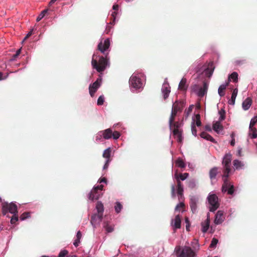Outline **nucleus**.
Returning a JSON list of instances; mask_svg holds the SVG:
<instances>
[{
  "mask_svg": "<svg viewBox=\"0 0 257 257\" xmlns=\"http://www.w3.org/2000/svg\"><path fill=\"white\" fill-rule=\"evenodd\" d=\"M208 88V84L204 81L202 87H200L197 84H194L191 86V90L197 96L202 97L207 94Z\"/></svg>",
  "mask_w": 257,
  "mask_h": 257,
  "instance_id": "423d86ee",
  "label": "nucleus"
},
{
  "mask_svg": "<svg viewBox=\"0 0 257 257\" xmlns=\"http://www.w3.org/2000/svg\"><path fill=\"white\" fill-rule=\"evenodd\" d=\"M214 66L213 62H210L208 65H201L202 74L204 73L206 77L210 78L214 70Z\"/></svg>",
  "mask_w": 257,
  "mask_h": 257,
  "instance_id": "9d476101",
  "label": "nucleus"
},
{
  "mask_svg": "<svg viewBox=\"0 0 257 257\" xmlns=\"http://www.w3.org/2000/svg\"><path fill=\"white\" fill-rule=\"evenodd\" d=\"M231 168H223V175H222V178L223 183H226L228 182V178L229 176V174L231 173Z\"/></svg>",
  "mask_w": 257,
  "mask_h": 257,
  "instance_id": "412c9836",
  "label": "nucleus"
},
{
  "mask_svg": "<svg viewBox=\"0 0 257 257\" xmlns=\"http://www.w3.org/2000/svg\"><path fill=\"white\" fill-rule=\"evenodd\" d=\"M191 132L192 135L194 137H197V130L195 128V118L194 117L192 118V121L191 123Z\"/></svg>",
  "mask_w": 257,
  "mask_h": 257,
  "instance_id": "ea45409f",
  "label": "nucleus"
},
{
  "mask_svg": "<svg viewBox=\"0 0 257 257\" xmlns=\"http://www.w3.org/2000/svg\"><path fill=\"white\" fill-rule=\"evenodd\" d=\"M257 122V116H253L250 121V124L249 126L252 127L253 125H254Z\"/></svg>",
  "mask_w": 257,
  "mask_h": 257,
  "instance_id": "5fc2aeb1",
  "label": "nucleus"
},
{
  "mask_svg": "<svg viewBox=\"0 0 257 257\" xmlns=\"http://www.w3.org/2000/svg\"><path fill=\"white\" fill-rule=\"evenodd\" d=\"M172 132L174 136H176L177 138V142L179 143H182L183 140V137L182 135V131H178L177 130L170 131Z\"/></svg>",
  "mask_w": 257,
  "mask_h": 257,
  "instance_id": "bb28decb",
  "label": "nucleus"
},
{
  "mask_svg": "<svg viewBox=\"0 0 257 257\" xmlns=\"http://www.w3.org/2000/svg\"><path fill=\"white\" fill-rule=\"evenodd\" d=\"M98 182L99 183H104L106 184H107L108 181L107 179L105 177L100 178L98 181Z\"/></svg>",
  "mask_w": 257,
  "mask_h": 257,
  "instance_id": "e2e57ef3",
  "label": "nucleus"
},
{
  "mask_svg": "<svg viewBox=\"0 0 257 257\" xmlns=\"http://www.w3.org/2000/svg\"><path fill=\"white\" fill-rule=\"evenodd\" d=\"M102 219V215L94 213L91 215L90 223L94 230L98 225H99Z\"/></svg>",
  "mask_w": 257,
  "mask_h": 257,
  "instance_id": "f8f14e48",
  "label": "nucleus"
},
{
  "mask_svg": "<svg viewBox=\"0 0 257 257\" xmlns=\"http://www.w3.org/2000/svg\"><path fill=\"white\" fill-rule=\"evenodd\" d=\"M238 93V89L237 88H234L231 93L230 99L228 100V103L230 105H234L235 104V99L237 96Z\"/></svg>",
  "mask_w": 257,
  "mask_h": 257,
  "instance_id": "a878e982",
  "label": "nucleus"
},
{
  "mask_svg": "<svg viewBox=\"0 0 257 257\" xmlns=\"http://www.w3.org/2000/svg\"><path fill=\"white\" fill-rule=\"evenodd\" d=\"M111 149L110 147H108L105 149L103 152L102 156L103 157L106 158V159H110V157L111 156Z\"/></svg>",
  "mask_w": 257,
  "mask_h": 257,
  "instance_id": "f704fd0d",
  "label": "nucleus"
},
{
  "mask_svg": "<svg viewBox=\"0 0 257 257\" xmlns=\"http://www.w3.org/2000/svg\"><path fill=\"white\" fill-rule=\"evenodd\" d=\"M201 230L203 233H206L207 230L209 229V224H208V223H201Z\"/></svg>",
  "mask_w": 257,
  "mask_h": 257,
  "instance_id": "c03bdc74",
  "label": "nucleus"
},
{
  "mask_svg": "<svg viewBox=\"0 0 257 257\" xmlns=\"http://www.w3.org/2000/svg\"><path fill=\"white\" fill-rule=\"evenodd\" d=\"M161 92L164 99L168 98L171 92V87L167 81V78H166L164 80L161 88Z\"/></svg>",
  "mask_w": 257,
  "mask_h": 257,
  "instance_id": "ddd939ff",
  "label": "nucleus"
},
{
  "mask_svg": "<svg viewBox=\"0 0 257 257\" xmlns=\"http://www.w3.org/2000/svg\"><path fill=\"white\" fill-rule=\"evenodd\" d=\"M183 124L181 122H180L179 121H176L174 123L173 126L174 127V129L173 130H177L178 131H181L182 130H180V127L182 126Z\"/></svg>",
  "mask_w": 257,
  "mask_h": 257,
  "instance_id": "49530a36",
  "label": "nucleus"
},
{
  "mask_svg": "<svg viewBox=\"0 0 257 257\" xmlns=\"http://www.w3.org/2000/svg\"><path fill=\"white\" fill-rule=\"evenodd\" d=\"M9 205V203L7 201H4V204L2 205V214L4 216H7V217H10L9 215H7V214L9 212V210L7 208V205Z\"/></svg>",
  "mask_w": 257,
  "mask_h": 257,
  "instance_id": "72a5a7b5",
  "label": "nucleus"
},
{
  "mask_svg": "<svg viewBox=\"0 0 257 257\" xmlns=\"http://www.w3.org/2000/svg\"><path fill=\"white\" fill-rule=\"evenodd\" d=\"M30 217V213L29 212H25L22 214L20 218L21 221H24L26 219L29 218Z\"/></svg>",
  "mask_w": 257,
  "mask_h": 257,
  "instance_id": "79ce46f5",
  "label": "nucleus"
},
{
  "mask_svg": "<svg viewBox=\"0 0 257 257\" xmlns=\"http://www.w3.org/2000/svg\"><path fill=\"white\" fill-rule=\"evenodd\" d=\"M95 208L97 210L98 214L102 215V214L104 212V206L101 201H97Z\"/></svg>",
  "mask_w": 257,
  "mask_h": 257,
  "instance_id": "c85d7f7f",
  "label": "nucleus"
},
{
  "mask_svg": "<svg viewBox=\"0 0 257 257\" xmlns=\"http://www.w3.org/2000/svg\"><path fill=\"white\" fill-rule=\"evenodd\" d=\"M104 102V96L103 95H101L97 99V104L98 105H102L103 104Z\"/></svg>",
  "mask_w": 257,
  "mask_h": 257,
  "instance_id": "3c124183",
  "label": "nucleus"
},
{
  "mask_svg": "<svg viewBox=\"0 0 257 257\" xmlns=\"http://www.w3.org/2000/svg\"><path fill=\"white\" fill-rule=\"evenodd\" d=\"M248 136L251 139H255L257 138V130L255 127L249 126Z\"/></svg>",
  "mask_w": 257,
  "mask_h": 257,
  "instance_id": "7c9ffc66",
  "label": "nucleus"
},
{
  "mask_svg": "<svg viewBox=\"0 0 257 257\" xmlns=\"http://www.w3.org/2000/svg\"><path fill=\"white\" fill-rule=\"evenodd\" d=\"M204 128H205V130L207 131H208V132L212 131V128H211V126L209 124L205 125Z\"/></svg>",
  "mask_w": 257,
  "mask_h": 257,
  "instance_id": "774afa93",
  "label": "nucleus"
},
{
  "mask_svg": "<svg viewBox=\"0 0 257 257\" xmlns=\"http://www.w3.org/2000/svg\"><path fill=\"white\" fill-rule=\"evenodd\" d=\"M229 83L230 80H227L219 86L218 88V94L220 97H222L225 95L223 90L226 89V87L229 85Z\"/></svg>",
  "mask_w": 257,
  "mask_h": 257,
  "instance_id": "aec40b11",
  "label": "nucleus"
},
{
  "mask_svg": "<svg viewBox=\"0 0 257 257\" xmlns=\"http://www.w3.org/2000/svg\"><path fill=\"white\" fill-rule=\"evenodd\" d=\"M197 182L195 179H191L188 182V186L191 189L195 188L197 185Z\"/></svg>",
  "mask_w": 257,
  "mask_h": 257,
  "instance_id": "4c0bfd02",
  "label": "nucleus"
},
{
  "mask_svg": "<svg viewBox=\"0 0 257 257\" xmlns=\"http://www.w3.org/2000/svg\"><path fill=\"white\" fill-rule=\"evenodd\" d=\"M103 74H99L98 77L92 83L90 84L89 86V92L91 97H93L95 93L100 87L102 84Z\"/></svg>",
  "mask_w": 257,
  "mask_h": 257,
  "instance_id": "6e6552de",
  "label": "nucleus"
},
{
  "mask_svg": "<svg viewBox=\"0 0 257 257\" xmlns=\"http://www.w3.org/2000/svg\"><path fill=\"white\" fill-rule=\"evenodd\" d=\"M80 242V239H76L74 242H73V245L75 246V247H77L79 243Z\"/></svg>",
  "mask_w": 257,
  "mask_h": 257,
  "instance_id": "338daca9",
  "label": "nucleus"
},
{
  "mask_svg": "<svg viewBox=\"0 0 257 257\" xmlns=\"http://www.w3.org/2000/svg\"><path fill=\"white\" fill-rule=\"evenodd\" d=\"M110 162V159H106V160H105V164H104V165L103 166V170H105V169L108 168V167L109 166V163Z\"/></svg>",
  "mask_w": 257,
  "mask_h": 257,
  "instance_id": "680f3d73",
  "label": "nucleus"
},
{
  "mask_svg": "<svg viewBox=\"0 0 257 257\" xmlns=\"http://www.w3.org/2000/svg\"><path fill=\"white\" fill-rule=\"evenodd\" d=\"M122 207H123L122 205L120 202H119V201L115 202V205H114V210H115V212L117 214L120 212V211H121V210L122 209Z\"/></svg>",
  "mask_w": 257,
  "mask_h": 257,
  "instance_id": "c9c22d12",
  "label": "nucleus"
},
{
  "mask_svg": "<svg viewBox=\"0 0 257 257\" xmlns=\"http://www.w3.org/2000/svg\"><path fill=\"white\" fill-rule=\"evenodd\" d=\"M187 79L185 78H182L179 82L178 85V89L183 91H186L188 88V85L186 84Z\"/></svg>",
  "mask_w": 257,
  "mask_h": 257,
  "instance_id": "393cba45",
  "label": "nucleus"
},
{
  "mask_svg": "<svg viewBox=\"0 0 257 257\" xmlns=\"http://www.w3.org/2000/svg\"><path fill=\"white\" fill-rule=\"evenodd\" d=\"M224 212L222 210H218L216 212L215 217L214 223L215 225H219L221 224L225 219V218L223 217Z\"/></svg>",
  "mask_w": 257,
  "mask_h": 257,
  "instance_id": "dca6fc26",
  "label": "nucleus"
},
{
  "mask_svg": "<svg viewBox=\"0 0 257 257\" xmlns=\"http://www.w3.org/2000/svg\"><path fill=\"white\" fill-rule=\"evenodd\" d=\"M185 223H186V229L187 231H189V227H190V222H189V220L188 218H187L185 219Z\"/></svg>",
  "mask_w": 257,
  "mask_h": 257,
  "instance_id": "69168bd1",
  "label": "nucleus"
},
{
  "mask_svg": "<svg viewBox=\"0 0 257 257\" xmlns=\"http://www.w3.org/2000/svg\"><path fill=\"white\" fill-rule=\"evenodd\" d=\"M193 106L194 105L191 104L189 105L186 110H185V112L186 113L187 115H188L192 112Z\"/></svg>",
  "mask_w": 257,
  "mask_h": 257,
  "instance_id": "13d9d810",
  "label": "nucleus"
},
{
  "mask_svg": "<svg viewBox=\"0 0 257 257\" xmlns=\"http://www.w3.org/2000/svg\"><path fill=\"white\" fill-rule=\"evenodd\" d=\"M187 72L190 74H197V78H199L202 74L201 64L199 62H195L188 68Z\"/></svg>",
  "mask_w": 257,
  "mask_h": 257,
  "instance_id": "1a4fd4ad",
  "label": "nucleus"
},
{
  "mask_svg": "<svg viewBox=\"0 0 257 257\" xmlns=\"http://www.w3.org/2000/svg\"><path fill=\"white\" fill-rule=\"evenodd\" d=\"M199 198L197 196L190 195L189 205L193 213H196L197 212V203Z\"/></svg>",
  "mask_w": 257,
  "mask_h": 257,
  "instance_id": "4468645a",
  "label": "nucleus"
},
{
  "mask_svg": "<svg viewBox=\"0 0 257 257\" xmlns=\"http://www.w3.org/2000/svg\"><path fill=\"white\" fill-rule=\"evenodd\" d=\"M182 103L180 101L176 100L173 103L170 116L169 120V126L170 131H172V126L174 120V116L176 115L178 111H181L182 109Z\"/></svg>",
  "mask_w": 257,
  "mask_h": 257,
  "instance_id": "0eeeda50",
  "label": "nucleus"
},
{
  "mask_svg": "<svg viewBox=\"0 0 257 257\" xmlns=\"http://www.w3.org/2000/svg\"><path fill=\"white\" fill-rule=\"evenodd\" d=\"M103 135L101 131H99L97 133L95 137V142L96 143H99L102 141L103 139Z\"/></svg>",
  "mask_w": 257,
  "mask_h": 257,
  "instance_id": "37998d69",
  "label": "nucleus"
},
{
  "mask_svg": "<svg viewBox=\"0 0 257 257\" xmlns=\"http://www.w3.org/2000/svg\"><path fill=\"white\" fill-rule=\"evenodd\" d=\"M184 206V203L183 202H180L179 203L177 204V205L176 206L175 210L177 211L179 210V208L180 207H183Z\"/></svg>",
  "mask_w": 257,
  "mask_h": 257,
  "instance_id": "0e129e2a",
  "label": "nucleus"
},
{
  "mask_svg": "<svg viewBox=\"0 0 257 257\" xmlns=\"http://www.w3.org/2000/svg\"><path fill=\"white\" fill-rule=\"evenodd\" d=\"M221 191L222 193L227 192L229 195H233L235 192L234 186L233 184L229 182L226 183H223Z\"/></svg>",
  "mask_w": 257,
  "mask_h": 257,
  "instance_id": "9b49d317",
  "label": "nucleus"
},
{
  "mask_svg": "<svg viewBox=\"0 0 257 257\" xmlns=\"http://www.w3.org/2000/svg\"><path fill=\"white\" fill-rule=\"evenodd\" d=\"M145 77L143 73L135 72L129 79L130 89L132 92H140L143 88L142 79Z\"/></svg>",
  "mask_w": 257,
  "mask_h": 257,
  "instance_id": "f03ea898",
  "label": "nucleus"
},
{
  "mask_svg": "<svg viewBox=\"0 0 257 257\" xmlns=\"http://www.w3.org/2000/svg\"><path fill=\"white\" fill-rule=\"evenodd\" d=\"M207 200L209 204V210L214 212L219 207L218 197L216 194L211 192L208 195Z\"/></svg>",
  "mask_w": 257,
  "mask_h": 257,
  "instance_id": "39448f33",
  "label": "nucleus"
},
{
  "mask_svg": "<svg viewBox=\"0 0 257 257\" xmlns=\"http://www.w3.org/2000/svg\"><path fill=\"white\" fill-rule=\"evenodd\" d=\"M200 136L201 138L209 141L212 143H215L216 142L215 140L211 135L204 132H202Z\"/></svg>",
  "mask_w": 257,
  "mask_h": 257,
  "instance_id": "cd10ccee",
  "label": "nucleus"
},
{
  "mask_svg": "<svg viewBox=\"0 0 257 257\" xmlns=\"http://www.w3.org/2000/svg\"><path fill=\"white\" fill-rule=\"evenodd\" d=\"M103 227L105 228L107 233H110L113 231V227L112 226L108 225L107 222H104L103 223Z\"/></svg>",
  "mask_w": 257,
  "mask_h": 257,
  "instance_id": "58836bf2",
  "label": "nucleus"
},
{
  "mask_svg": "<svg viewBox=\"0 0 257 257\" xmlns=\"http://www.w3.org/2000/svg\"><path fill=\"white\" fill-rule=\"evenodd\" d=\"M234 136H235V134L233 132H232L230 135V137H231V139L230 141V144L232 146H234L235 145Z\"/></svg>",
  "mask_w": 257,
  "mask_h": 257,
  "instance_id": "4d7b16f0",
  "label": "nucleus"
},
{
  "mask_svg": "<svg viewBox=\"0 0 257 257\" xmlns=\"http://www.w3.org/2000/svg\"><path fill=\"white\" fill-rule=\"evenodd\" d=\"M13 216L11 218L10 222L12 224H15V222L18 221L19 220L18 214H13Z\"/></svg>",
  "mask_w": 257,
  "mask_h": 257,
  "instance_id": "603ef678",
  "label": "nucleus"
},
{
  "mask_svg": "<svg viewBox=\"0 0 257 257\" xmlns=\"http://www.w3.org/2000/svg\"><path fill=\"white\" fill-rule=\"evenodd\" d=\"M48 11V9H45L43 11H42L41 13L39 15V16L37 17L36 19V21L39 22L41 21L45 16V14L47 13Z\"/></svg>",
  "mask_w": 257,
  "mask_h": 257,
  "instance_id": "a19ab883",
  "label": "nucleus"
},
{
  "mask_svg": "<svg viewBox=\"0 0 257 257\" xmlns=\"http://www.w3.org/2000/svg\"><path fill=\"white\" fill-rule=\"evenodd\" d=\"M103 135V139L104 140H109L111 138L112 135V130L111 128H108L103 131H101Z\"/></svg>",
  "mask_w": 257,
  "mask_h": 257,
  "instance_id": "b1692460",
  "label": "nucleus"
},
{
  "mask_svg": "<svg viewBox=\"0 0 257 257\" xmlns=\"http://www.w3.org/2000/svg\"><path fill=\"white\" fill-rule=\"evenodd\" d=\"M221 121L218 120L213 123L212 130L217 134H219L223 130V126L221 124Z\"/></svg>",
  "mask_w": 257,
  "mask_h": 257,
  "instance_id": "6ab92c4d",
  "label": "nucleus"
},
{
  "mask_svg": "<svg viewBox=\"0 0 257 257\" xmlns=\"http://www.w3.org/2000/svg\"><path fill=\"white\" fill-rule=\"evenodd\" d=\"M68 254V251L67 250L65 249H62L59 253L58 256V257H68V256H66Z\"/></svg>",
  "mask_w": 257,
  "mask_h": 257,
  "instance_id": "09e8293b",
  "label": "nucleus"
},
{
  "mask_svg": "<svg viewBox=\"0 0 257 257\" xmlns=\"http://www.w3.org/2000/svg\"><path fill=\"white\" fill-rule=\"evenodd\" d=\"M231 158L232 155L230 153L224 155L222 161L223 168H231Z\"/></svg>",
  "mask_w": 257,
  "mask_h": 257,
  "instance_id": "2eb2a0df",
  "label": "nucleus"
},
{
  "mask_svg": "<svg viewBox=\"0 0 257 257\" xmlns=\"http://www.w3.org/2000/svg\"><path fill=\"white\" fill-rule=\"evenodd\" d=\"M233 165L235 170H239L244 169V163L238 159H235L233 161Z\"/></svg>",
  "mask_w": 257,
  "mask_h": 257,
  "instance_id": "5701e85b",
  "label": "nucleus"
},
{
  "mask_svg": "<svg viewBox=\"0 0 257 257\" xmlns=\"http://www.w3.org/2000/svg\"><path fill=\"white\" fill-rule=\"evenodd\" d=\"M218 242V240L217 238L213 237L211 240V243L210 244L209 247L210 248H215L216 247V245H217Z\"/></svg>",
  "mask_w": 257,
  "mask_h": 257,
  "instance_id": "a18cd8bd",
  "label": "nucleus"
},
{
  "mask_svg": "<svg viewBox=\"0 0 257 257\" xmlns=\"http://www.w3.org/2000/svg\"><path fill=\"white\" fill-rule=\"evenodd\" d=\"M225 110L224 109V108H221L220 110L218 111V114H219V117L218 118V120L220 121H223L225 119Z\"/></svg>",
  "mask_w": 257,
  "mask_h": 257,
  "instance_id": "e433bc0d",
  "label": "nucleus"
},
{
  "mask_svg": "<svg viewBox=\"0 0 257 257\" xmlns=\"http://www.w3.org/2000/svg\"><path fill=\"white\" fill-rule=\"evenodd\" d=\"M110 46V39L106 38L103 43L101 41L97 45V48L101 53L105 55L103 56H97L93 54L92 56L91 66L93 69H95L99 74H103V72L110 67V57L109 53L105 52L109 49Z\"/></svg>",
  "mask_w": 257,
  "mask_h": 257,
  "instance_id": "f257e3e1",
  "label": "nucleus"
},
{
  "mask_svg": "<svg viewBox=\"0 0 257 257\" xmlns=\"http://www.w3.org/2000/svg\"><path fill=\"white\" fill-rule=\"evenodd\" d=\"M252 101L251 98L248 97L242 103V107L244 110H247L251 105Z\"/></svg>",
  "mask_w": 257,
  "mask_h": 257,
  "instance_id": "4be33fe9",
  "label": "nucleus"
},
{
  "mask_svg": "<svg viewBox=\"0 0 257 257\" xmlns=\"http://www.w3.org/2000/svg\"><path fill=\"white\" fill-rule=\"evenodd\" d=\"M104 186L102 184L95 185L88 194L87 197L89 200L93 202L98 200L102 195Z\"/></svg>",
  "mask_w": 257,
  "mask_h": 257,
  "instance_id": "20e7f679",
  "label": "nucleus"
},
{
  "mask_svg": "<svg viewBox=\"0 0 257 257\" xmlns=\"http://www.w3.org/2000/svg\"><path fill=\"white\" fill-rule=\"evenodd\" d=\"M171 224L173 227L174 230L181 228V221L179 215H176L175 218L174 219H172Z\"/></svg>",
  "mask_w": 257,
  "mask_h": 257,
  "instance_id": "f3484780",
  "label": "nucleus"
},
{
  "mask_svg": "<svg viewBox=\"0 0 257 257\" xmlns=\"http://www.w3.org/2000/svg\"><path fill=\"white\" fill-rule=\"evenodd\" d=\"M9 212L12 214H18V208L16 202H11L7 205Z\"/></svg>",
  "mask_w": 257,
  "mask_h": 257,
  "instance_id": "a211bd4d",
  "label": "nucleus"
},
{
  "mask_svg": "<svg viewBox=\"0 0 257 257\" xmlns=\"http://www.w3.org/2000/svg\"><path fill=\"white\" fill-rule=\"evenodd\" d=\"M189 177L188 173H184L183 174H179V181H184Z\"/></svg>",
  "mask_w": 257,
  "mask_h": 257,
  "instance_id": "864d4df0",
  "label": "nucleus"
},
{
  "mask_svg": "<svg viewBox=\"0 0 257 257\" xmlns=\"http://www.w3.org/2000/svg\"><path fill=\"white\" fill-rule=\"evenodd\" d=\"M175 187L174 184L171 185V197L174 198L175 197Z\"/></svg>",
  "mask_w": 257,
  "mask_h": 257,
  "instance_id": "bf43d9fd",
  "label": "nucleus"
},
{
  "mask_svg": "<svg viewBox=\"0 0 257 257\" xmlns=\"http://www.w3.org/2000/svg\"><path fill=\"white\" fill-rule=\"evenodd\" d=\"M209 174L210 179H215L218 174V168L217 167H213L210 170Z\"/></svg>",
  "mask_w": 257,
  "mask_h": 257,
  "instance_id": "c756f323",
  "label": "nucleus"
},
{
  "mask_svg": "<svg viewBox=\"0 0 257 257\" xmlns=\"http://www.w3.org/2000/svg\"><path fill=\"white\" fill-rule=\"evenodd\" d=\"M175 253L177 257H196L194 251L189 246H176Z\"/></svg>",
  "mask_w": 257,
  "mask_h": 257,
  "instance_id": "7ed1b4c3",
  "label": "nucleus"
},
{
  "mask_svg": "<svg viewBox=\"0 0 257 257\" xmlns=\"http://www.w3.org/2000/svg\"><path fill=\"white\" fill-rule=\"evenodd\" d=\"M238 79V74L236 72H233L232 73L229 74L227 80H230V82L232 80L233 82H237Z\"/></svg>",
  "mask_w": 257,
  "mask_h": 257,
  "instance_id": "2f4dec72",
  "label": "nucleus"
},
{
  "mask_svg": "<svg viewBox=\"0 0 257 257\" xmlns=\"http://www.w3.org/2000/svg\"><path fill=\"white\" fill-rule=\"evenodd\" d=\"M202 124V122L200 120V114H198L196 115V120L195 119V125L197 126H200Z\"/></svg>",
  "mask_w": 257,
  "mask_h": 257,
  "instance_id": "de8ad7c7",
  "label": "nucleus"
},
{
  "mask_svg": "<svg viewBox=\"0 0 257 257\" xmlns=\"http://www.w3.org/2000/svg\"><path fill=\"white\" fill-rule=\"evenodd\" d=\"M120 136V133L118 131H112V135H111V138L114 140H117Z\"/></svg>",
  "mask_w": 257,
  "mask_h": 257,
  "instance_id": "8fccbe9b",
  "label": "nucleus"
},
{
  "mask_svg": "<svg viewBox=\"0 0 257 257\" xmlns=\"http://www.w3.org/2000/svg\"><path fill=\"white\" fill-rule=\"evenodd\" d=\"M175 164L178 167L180 168H184L186 166L185 162L180 157H179L177 159V160L175 161Z\"/></svg>",
  "mask_w": 257,
  "mask_h": 257,
  "instance_id": "473e14b6",
  "label": "nucleus"
},
{
  "mask_svg": "<svg viewBox=\"0 0 257 257\" xmlns=\"http://www.w3.org/2000/svg\"><path fill=\"white\" fill-rule=\"evenodd\" d=\"M177 192L179 200L182 199L184 198V196H183L184 190H177Z\"/></svg>",
  "mask_w": 257,
  "mask_h": 257,
  "instance_id": "6e6d98bb",
  "label": "nucleus"
},
{
  "mask_svg": "<svg viewBox=\"0 0 257 257\" xmlns=\"http://www.w3.org/2000/svg\"><path fill=\"white\" fill-rule=\"evenodd\" d=\"M177 182V190H184L183 185L181 183V182L179 181V179H178Z\"/></svg>",
  "mask_w": 257,
  "mask_h": 257,
  "instance_id": "052dcab7",
  "label": "nucleus"
}]
</instances>
